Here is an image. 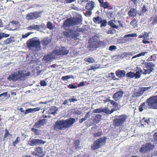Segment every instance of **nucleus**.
Instances as JSON below:
<instances>
[{
	"instance_id": "obj_1",
	"label": "nucleus",
	"mask_w": 157,
	"mask_h": 157,
	"mask_svg": "<svg viewBox=\"0 0 157 157\" xmlns=\"http://www.w3.org/2000/svg\"><path fill=\"white\" fill-rule=\"evenodd\" d=\"M157 109V95L150 97L138 106V109L140 112H142L145 109Z\"/></svg>"
},
{
	"instance_id": "obj_2",
	"label": "nucleus",
	"mask_w": 157,
	"mask_h": 157,
	"mask_svg": "<svg viewBox=\"0 0 157 157\" xmlns=\"http://www.w3.org/2000/svg\"><path fill=\"white\" fill-rule=\"evenodd\" d=\"M75 121V119L72 118L65 120H57L55 123L54 128L57 131L59 130L65 129L72 126Z\"/></svg>"
},
{
	"instance_id": "obj_3",
	"label": "nucleus",
	"mask_w": 157,
	"mask_h": 157,
	"mask_svg": "<svg viewBox=\"0 0 157 157\" xmlns=\"http://www.w3.org/2000/svg\"><path fill=\"white\" fill-rule=\"evenodd\" d=\"M82 21V18L81 16L76 17L72 18L66 19L63 24V27L64 29L66 27H69L71 26H74L80 24Z\"/></svg>"
},
{
	"instance_id": "obj_4",
	"label": "nucleus",
	"mask_w": 157,
	"mask_h": 157,
	"mask_svg": "<svg viewBox=\"0 0 157 157\" xmlns=\"http://www.w3.org/2000/svg\"><path fill=\"white\" fill-rule=\"evenodd\" d=\"M36 39V37H33L27 42L28 48L35 52L38 51L39 49V40Z\"/></svg>"
},
{
	"instance_id": "obj_5",
	"label": "nucleus",
	"mask_w": 157,
	"mask_h": 157,
	"mask_svg": "<svg viewBox=\"0 0 157 157\" xmlns=\"http://www.w3.org/2000/svg\"><path fill=\"white\" fill-rule=\"evenodd\" d=\"M127 118V116L124 114L117 116L113 120V125L116 127L122 126L126 121Z\"/></svg>"
},
{
	"instance_id": "obj_6",
	"label": "nucleus",
	"mask_w": 157,
	"mask_h": 157,
	"mask_svg": "<svg viewBox=\"0 0 157 157\" xmlns=\"http://www.w3.org/2000/svg\"><path fill=\"white\" fill-rule=\"evenodd\" d=\"M106 139L107 138L105 136H103L97 139L91 145V148L93 150H95L101 148L106 143Z\"/></svg>"
},
{
	"instance_id": "obj_7",
	"label": "nucleus",
	"mask_w": 157,
	"mask_h": 157,
	"mask_svg": "<svg viewBox=\"0 0 157 157\" xmlns=\"http://www.w3.org/2000/svg\"><path fill=\"white\" fill-rule=\"evenodd\" d=\"M142 63L144 65V72L143 73L144 74H150L154 70V68L155 66L152 62H146L144 60Z\"/></svg>"
},
{
	"instance_id": "obj_8",
	"label": "nucleus",
	"mask_w": 157,
	"mask_h": 157,
	"mask_svg": "<svg viewBox=\"0 0 157 157\" xmlns=\"http://www.w3.org/2000/svg\"><path fill=\"white\" fill-rule=\"evenodd\" d=\"M154 147L155 146L151 143H147L142 146L139 149V152L143 154H147L152 150Z\"/></svg>"
},
{
	"instance_id": "obj_9",
	"label": "nucleus",
	"mask_w": 157,
	"mask_h": 157,
	"mask_svg": "<svg viewBox=\"0 0 157 157\" xmlns=\"http://www.w3.org/2000/svg\"><path fill=\"white\" fill-rule=\"evenodd\" d=\"M63 34L67 37H71L72 39H74L75 40H77L79 35L77 31L71 29H69L67 31L64 32Z\"/></svg>"
},
{
	"instance_id": "obj_10",
	"label": "nucleus",
	"mask_w": 157,
	"mask_h": 157,
	"mask_svg": "<svg viewBox=\"0 0 157 157\" xmlns=\"http://www.w3.org/2000/svg\"><path fill=\"white\" fill-rule=\"evenodd\" d=\"M16 72H17V75L19 80L23 81L24 80L26 77L29 76L31 75V73L29 71H23L22 70L17 71Z\"/></svg>"
},
{
	"instance_id": "obj_11",
	"label": "nucleus",
	"mask_w": 157,
	"mask_h": 157,
	"mask_svg": "<svg viewBox=\"0 0 157 157\" xmlns=\"http://www.w3.org/2000/svg\"><path fill=\"white\" fill-rule=\"evenodd\" d=\"M91 42L90 43L88 48H89L90 50H93L97 44L100 41V36L97 35L94 36L91 38Z\"/></svg>"
},
{
	"instance_id": "obj_12",
	"label": "nucleus",
	"mask_w": 157,
	"mask_h": 157,
	"mask_svg": "<svg viewBox=\"0 0 157 157\" xmlns=\"http://www.w3.org/2000/svg\"><path fill=\"white\" fill-rule=\"evenodd\" d=\"M69 52V50H67L64 47H62L59 50H56L54 53L57 56H64L67 55Z\"/></svg>"
},
{
	"instance_id": "obj_13",
	"label": "nucleus",
	"mask_w": 157,
	"mask_h": 157,
	"mask_svg": "<svg viewBox=\"0 0 157 157\" xmlns=\"http://www.w3.org/2000/svg\"><path fill=\"white\" fill-rule=\"evenodd\" d=\"M151 88L150 87H142L136 91H135L134 93V97H140L144 93V92Z\"/></svg>"
},
{
	"instance_id": "obj_14",
	"label": "nucleus",
	"mask_w": 157,
	"mask_h": 157,
	"mask_svg": "<svg viewBox=\"0 0 157 157\" xmlns=\"http://www.w3.org/2000/svg\"><path fill=\"white\" fill-rule=\"evenodd\" d=\"M7 79L10 81H12L13 82H16L19 80L17 75V72H16L10 75Z\"/></svg>"
},
{
	"instance_id": "obj_15",
	"label": "nucleus",
	"mask_w": 157,
	"mask_h": 157,
	"mask_svg": "<svg viewBox=\"0 0 157 157\" xmlns=\"http://www.w3.org/2000/svg\"><path fill=\"white\" fill-rule=\"evenodd\" d=\"M38 13L36 12L31 13H29L27 15L26 18L27 19L30 20L35 19L38 17Z\"/></svg>"
},
{
	"instance_id": "obj_16",
	"label": "nucleus",
	"mask_w": 157,
	"mask_h": 157,
	"mask_svg": "<svg viewBox=\"0 0 157 157\" xmlns=\"http://www.w3.org/2000/svg\"><path fill=\"white\" fill-rule=\"evenodd\" d=\"M123 94V92L122 91H119L114 94L113 95V98L115 101H117L122 96Z\"/></svg>"
},
{
	"instance_id": "obj_17",
	"label": "nucleus",
	"mask_w": 157,
	"mask_h": 157,
	"mask_svg": "<svg viewBox=\"0 0 157 157\" xmlns=\"http://www.w3.org/2000/svg\"><path fill=\"white\" fill-rule=\"evenodd\" d=\"M94 7V2L91 1H89L86 3L85 6V8L88 10L91 11Z\"/></svg>"
},
{
	"instance_id": "obj_18",
	"label": "nucleus",
	"mask_w": 157,
	"mask_h": 157,
	"mask_svg": "<svg viewBox=\"0 0 157 157\" xmlns=\"http://www.w3.org/2000/svg\"><path fill=\"white\" fill-rule=\"evenodd\" d=\"M28 144L31 146H36L39 144V139H30L28 142Z\"/></svg>"
},
{
	"instance_id": "obj_19",
	"label": "nucleus",
	"mask_w": 157,
	"mask_h": 157,
	"mask_svg": "<svg viewBox=\"0 0 157 157\" xmlns=\"http://www.w3.org/2000/svg\"><path fill=\"white\" fill-rule=\"evenodd\" d=\"M107 45L106 42L105 41H99L98 43L97 44L95 47L94 48H105Z\"/></svg>"
},
{
	"instance_id": "obj_20",
	"label": "nucleus",
	"mask_w": 157,
	"mask_h": 157,
	"mask_svg": "<svg viewBox=\"0 0 157 157\" xmlns=\"http://www.w3.org/2000/svg\"><path fill=\"white\" fill-rule=\"evenodd\" d=\"M137 14L136 10L135 9L132 8L130 9L128 12V15L130 17L133 18L136 17Z\"/></svg>"
},
{
	"instance_id": "obj_21",
	"label": "nucleus",
	"mask_w": 157,
	"mask_h": 157,
	"mask_svg": "<svg viewBox=\"0 0 157 157\" xmlns=\"http://www.w3.org/2000/svg\"><path fill=\"white\" fill-rule=\"evenodd\" d=\"M39 127V121L36 122L34 125L33 127L31 128V130L34 132L35 135L39 134V130L38 129L35 128Z\"/></svg>"
},
{
	"instance_id": "obj_22",
	"label": "nucleus",
	"mask_w": 157,
	"mask_h": 157,
	"mask_svg": "<svg viewBox=\"0 0 157 157\" xmlns=\"http://www.w3.org/2000/svg\"><path fill=\"white\" fill-rule=\"evenodd\" d=\"M115 74L119 78H123L125 75V71L124 70H118L116 71Z\"/></svg>"
},
{
	"instance_id": "obj_23",
	"label": "nucleus",
	"mask_w": 157,
	"mask_h": 157,
	"mask_svg": "<svg viewBox=\"0 0 157 157\" xmlns=\"http://www.w3.org/2000/svg\"><path fill=\"white\" fill-rule=\"evenodd\" d=\"M14 37L11 36L4 40L3 43L4 44L7 45L14 42Z\"/></svg>"
},
{
	"instance_id": "obj_24",
	"label": "nucleus",
	"mask_w": 157,
	"mask_h": 157,
	"mask_svg": "<svg viewBox=\"0 0 157 157\" xmlns=\"http://www.w3.org/2000/svg\"><path fill=\"white\" fill-rule=\"evenodd\" d=\"M39 108H36L33 109H28L25 111V115L30 113H33L37 111H38L39 110Z\"/></svg>"
},
{
	"instance_id": "obj_25",
	"label": "nucleus",
	"mask_w": 157,
	"mask_h": 157,
	"mask_svg": "<svg viewBox=\"0 0 157 157\" xmlns=\"http://www.w3.org/2000/svg\"><path fill=\"white\" fill-rule=\"evenodd\" d=\"M102 18L99 16L94 17L93 19V21L95 24H100L101 23Z\"/></svg>"
},
{
	"instance_id": "obj_26",
	"label": "nucleus",
	"mask_w": 157,
	"mask_h": 157,
	"mask_svg": "<svg viewBox=\"0 0 157 157\" xmlns=\"http://www.w3.org/2000/svg\"><path fill=\"white\" fill-rule=\"evenodd\" d=\"M113 21L115 23H116L117 21L116 20H111L109 21V25L112 26V28H114L116 29H118V26L116 25L114 23Z\"/></svg>"
},
{
	"instance_id": "obj_27",
	"label": "nucleus",
	"mask_w": 157,
	"mask_h": 157,
	"mask_svg": "<svg viewBox=\"0 0 157 157\" xmlns=\"http://www.w3.org/2000/svg\"><path fill=\"white\" fill-rule=\"evenodd\" d=\"M32 154L33 155H35L36 157L39 156V147H36L34 151H33Z\"/></svg>"
},
{
	"instance_id": "obj_28",
	"label": "nucleus",
	"mask_w": 157,
	"mask_h": 157,
	"mask_svg": "<svg viewBox=\"0 0 157 157\" xmlns=\"http://www.w3.org/2000/svg\"><path fill=\"white\" fill-rule=\"evenodd\" d=\"M80 139L75 140L74 141V147L75 149H78L79 148V145L80 143Z\"/></svg>"
},
{
	"instance_id": "obj_29",
	"label": "nucleus",
	"mask_w": 157,
	"mask_h": 157,
	"mask_svg": "<svg viewBox=\"0 0 157 157\" xmlns=\"http://www.w3.org/2000/svg\"><path fill=\"white\" fill-rule=\"evenodd\" d=\"M29 30H31L34 29L36 30H38L39 29V25H30L28 28Z\"/></svg>"
},
{
	"instance_id": "obj_30",
	"label": "nucleus",
	"mask_w": 157,
	"mask_h": 157,
	"mask_svg": "<svg viewBox=\"0 0 157 157\" xmlns=\"http://www.w3.org/2000/svg\"><path fill=\"white\" fill-rule=\"evenodd\" d=\"M43 59L46 63H48L52 59V57L50 55H48L46 56H44Z\"/></svg>"
},
{
	"instance_id": "obj_31",
	"label": "nucleus",
	"mask_w": 157,
	"mask_h": 157,
	"mask_svg": "<svg viewBox=\"0 0 157 157\" xmlns=\"http://www.w3.org/2000/svg\"><path fill=\"white\" fill-rule=\"evenodd\" d=\"M144 122L148 124L150 122V119L148 118L147 119L145 117H143L142 120L140 121V123L141 125V126H144V124H143V123Z\"/></svg>"
},
{
	"instance_id": "obj_32",
	"label": "nucleus",
	"mask_w": 157,
	"mask_h": 157,
	"mask_svg": "<svg viewBox=\"0 0 157 157\" xmlns=\"http://www.w3.org/2000/svg\"><path fill=\"white\" fill-rule=\"evenodd\" d=\"M57 110V107L55 106H52L49 109V112L50 114H54Z\"/></svg>"
},
{
	"instance_id": "obj_33",
	"label": "nucleus",
	"mask_w": 157,
	"mask_h": 157,
	"mask_svg": "<svg viewBox=\"0 0 157 157\" xmlns=\"http://www.w3.org/2000/svg\"><path fill=\"white\" fill-rule=\"evenodd\" d=\"M12 136V135L9 132L8 130L7 129H6L3 136L4 139H5L8 137H11Z\"/></svg>"
},
{
	"instance_id": "obj_34",
	"label": "nucleus",
	"mask_w": 157,
	"mask_h": 157,
	"mask_svg": "<svg viewBox=\"0 0 157 157\" xmlns=\"http://www.w3.org/2000/svg\"><path fill=\"white\" fill-rule=\"evenodd\" d=\"M84 61L86 62H88L89 63H92L95 62L94 59L92 57H88L84 59Z\"/></svg>"
},
{
	"instance_id": "obj_35",
	"label": "nucleus",
	"mask_w": 157,
	"mask_h": 157,
	"mask_svg": "<svg viewBox=\"0 0 157 157\" xmlns=\"http://www.w3.org/2000/svg\"><path fill=\"white\" fill-rule=\"evenodd\" d=\"M101 115H97L95 116L94 119V122L97 123L99 122L101 120Z\"/></svg>"
},
{
	"instance_id": "obj_36",
	"label": "nucleus",
	"mask_w": 157,
	"mask_h": 157,
	"mask_svg": "<svg viewBox=\"0 0 157 157\" xmlns=\"http://www.w3.org/2000/svg\"><path fill=\"white\" fill-rule=\"evenodd\" d=\"M109 4L107 2H103L100 4V6L101 7H102L104 9H105L109 7Z\"/></svg>"
},
{
	"instance_id": "obj_37",
	"label": "nucleus",
	"mask_w": 157,
	"mask_h": 157,
	"mask_svg": "<svg viewBox=\"0 0 157 157\" xmlns=\"http://www.w3.org/2000/svg\"><path fill=\"white\" fill-rule=\"evenodd\" d=\"M130 24L134 28L137 27V21L135 19H133L130 23Z\"/></svg>"
},
{
	"instance_id": "obj_38",
	"label": "nucleus",
	"mask_w": 157,
	"mask_h": 157,
	"mask_svg": "<svg viewBox=\"0 0 157 157\" xmlns=\"http://www.w3.org/2000/svg\"><path fill=\"white\" fill-rule=\"evenodd\" d=\"M90 68L88 69V71L92 70L98 68L99 67V66L97 64H94L92 66H90Z\"/></svg>"
},
{
	"instance_id": "obj_39",
	"label": "nucleus",
	"mask_w": 157,
	"mask_h": 157,
	"mask_svg": "<svg viewBox=\"0 0 157 157\" xmlns=\"http://www.w3.org/2000/svg\"><path fill=\"white\" fill-rule=\"evenodd\" d=\"M126 75L128 78H133L135 77V73L131 71L127 73Z\"/></svg>"
},
{
	"instance_id": "obj_40",
	"label": "nucleus",
	"mask_w": 157,
	"mask_h": 157,
	"mask_svg": "<svg viewBox=\"0 0 157 157\" xmlns=\"http://www.w3.org/2000/svg\"><path fill=\"white\" fill-rule=\"evenodd\" d=\"M20 138L19 137H17L13 143V145L14 147H15L16 145L20 142Z\"/></svg>"
},
{
	"instance_id": "obj_41",
	"label": "nucleus",
	"mask_w": 157,
	"mask_h": 157,
	"mask_svg": "<svg viewBox=\"0 0 157 157\" xmlns=\"http://www.w3.org/2000/svg\"><path fill=\"white\" fill-rule=\"evenodd\" d=\"M107 23L105 19H102L101 22L100 23L101 24V27H102L105 26L107 25Z\"/></svg>"
},
{
	"instance_id": "obj_42",
	"label": "nucleus",
	"mask_w": 157,
	"mask_h": 157,
	"mask_svg": "<svg viewBox=\"0 0 157 157\" xmlns=\"http://www.w3.org/2000/svg\"><path fill=\"white\" fill-rule=\"evenodd\" d=\"M47 26L48 28L50 30H52L53 29V27L50 21H48L47 22Z\"/></svg>"
},
{
	"instance_id": "obj_43",
	"label": "nucleus",
	"mask_w": 157,
	"mask_h": 157,
	"mask_svg": "<svg viewBox=\"0 0 157 157\" xmlns=\"http://www.w3.org/2000/svg\"><path fill=\"white\" fill-rule=\"evenodd\" d=\"M116 30L113 28H110L109 29L107 32L108 34H112L115 32Z\"/></svg>"
},
{
	"instance_id": "obj_44",
	"label": "nucleus",
	"mask_w": 157,
	"mask_h": 157,
	"mask_svg": "<svg viewBox=\"0 0 157 157\" xmlns=\"http://www.w3.org/2000/svg\"><path fill=\"white\" fill-rule=\"evenodd\" d=\"M102 111L107 114V115L109 114V109L106 107L102 108Z\"/></svg>"
},
{
	"instance_id": "obj_45",
	"label": "nucleus",
	"mask_w": 157,
	"mask_h": 157,
	"mask_svg": "<svg viewBox=\"0 0 157 157\" xmlns=\"http://www.w3.org/2000/svg\"><path fill=\"white\" fill-rule=\"evenodd\" d=\"M102 108H98V109H94L93 110V113H100L101 112H102Z\"/></svg>"
},
{
	"instance_id": "obj_46",
	"label": "nucleus",
	"mask_w": 157,
	"mask_h": 157,
	"mask_svg": "<svg viewBox=\"0 0 157 157\" xmlns=\"http://www.w3.org/2000/svg\"><path fill=\"white\" fill-rule=\"evenodd\" d=\"M50 42V41L46 39L43 40L42 41V43L44 45H47L49 44Z\"/></svg>"
},
{
	"instance_id": "obj_47",
	"label": "nucleus",
	"mask_w": 157,
	"mask_h": 157,
	"mask_svg": "<svg viewBox=\"0 0 157 157\" xmlns=\"http://www.w3.org/2000/svg\"><path fill=\"white\" fill-rule=\"evenodd\" d=\"M137 36V34L136 33H133L132 34H128V35H124V38H125L127 37H136Z\"/></svg>"
},
{
	"instance_id": "obj_48",
	"label": "nucleus",
	"mask_w": 157,
	"mask_h": 157,
	"mask_svg": "<svg viewBox=\"0 0 157 157\" xmlns=\"http://www.w3.org/2000/svg\"><path fill=\"white\" fill-rule=\"evenodd\" d=\"M111 104L115 107H117L118 106V103L114 101H110Z\"/></svg>"
},
{
	"instance_id": "obj_49",
	"label": "nucleus",
	"mask_w": 157,
	"mask_h": 157,
	"mask_svg": "<svg viewBox=\"0 0 157 157\" xmlns=\"http://www.w3.org/2000/svg\"><path fill=\"white\" fill-rule=\"evenodd\" d=\"M102 134V132L101 131L98 132L97 133H94L93 134L94 136L95 137H99L101 136Z\"/></svg>"
},
{
	"instance_id": "obj_50",
	"label": "nucleus",
	"mask_w": 157,
	"mask_h": 157,
	"mask_svg": "<svg viewBox=\"0 0 157 157\" xmlns=\"http://www.w3.org/2000/svg\"><path fill=\"white\" fill-rule=\"evenodd\" d=\"M0 33L2 37V39L3 37H9L10 35V34H6L4 33Z\"/></svg>"
},
{
	"instance_id": "obj_51",
	"label": "nucleus",
	"mask_w": 157,
	"mask_h": 157,
	"mask_svg": "<svg viewBox=\"0 0 157 157\" xmlns=\"http://www.w3.org/2000/svg\"><path fill=\"white\" fill-rule=\"evenodd\" d=\"M46 120L45 119L40 120V126L44 125L46 123Z\"/></svg>"
},
{
	"instance_id": "obj_52",
	"label": "nucleus",
	"mask_w": 157,
	"mask_h": 157,
	"mask_svg": "<svg viewBox=\"0 0 157 157\" xmlns=\"http://www.w3.org/2000/svg\"><path fill=\"white\" fill-rule=\"evenodd\" d=\"M117 48V47L115 45H111L110 46L109 48V49L110 51H112L113 50H115Z\"/></svg>"
},
{
	"instance_id": "obj_53",
	"label": "nucleus",
	"mask_w": 157,
	"mask_h": 157,
	"mask_svg": "<svg viewBox=\"0 0 157 157\" xmlns=\"http://www.w3.org/2000/svg\"><path fill=\"white\" fill-rule=\"evenodd\" d=\"M135 77L136 78H140V72L138 71H136V73H135Z\"/></svg>"
},
{
	"instance_id": "obj_54",
	"label": "nucleus",
	"mask_w": 157,
	"mask_h": 157,
	"mask_svg": "<svg viewBox=\"0 0 157 157\" xmlns=\"http://www.w3.org/2000/svg\"><path fill=\"white\" fill-rule=\"evenodd\" d=\"M67 87L70 89H76L77 88V87L73 84H70L67 86Z\"/></svg>"
},
{
	"instance_id": "obj_55",
	"label": "nucleus",
	"mask_w": 157,
	"mask_h": 157,
	"mask_svg": "<svg viewBox=\"0 0 157 157\" xmlns=\"http://www.w3.org/2000/svg\"><path fill=\"white\" fill-rule=\"evenodd\" d=\"M71 78L70 76L67 75L66 76H63L62 77L61 79L63 80H67L70 79Z\"/></svg>"
},
{
	"instance_id": "obj_56",
	"label": "nucleus",
	"mask_w": 157,
	"mask_h": 157,
	"mask_svg": "<svg viewBox=\"0 0 157 157\" xmlns=\"http://www.w3.org/2000/svg\"><path fill=\"white\" fill-rule=\"evenodd\" d=\"M147 10L145 5H144L142 8V13H144Z\"/></svg>"
},
{
	"instance_id": "obj_57",
	"label": "nucleus",
	"mask_w": 157,
	"mask_h": 157,
	"mask_svg": "<svg viewBox=\"0 0 157 157\" xmlns=\"http://www.w3.org/2000/svg\"><path fill=\"white\" fill-rule=\"evenodd\" d=\"M109 77H111L114 80H115L117 79L115 76L114 75L113 73L112 72L110 73L109 75Z\"/></svg>"
},
{
	"instance_id": "obj_58",
	"label": "nucleus",
	"mask_w": 157,
	"mask_h": 157,
	"mask_svg": "<svg viewBox=\"0 0 157 157\" xmlns=\"http://www.w3.org/2000/svg\"><path fill=\"white\" fill-rule=\"evenodd\" d=\"M31 33H32L31 32H28L26 33L25 35H22V38H26L30 35Z\"/></svg>"
},
{
	"instance_id": "obj_59",
	"label": "nucleus",
	"mask_w": 157,
	"mask_h": 157,
	"mask_svg": "<svg viewBox=\"0 0 157 157\" xmlns=\"http://www.w3.org/2000/svg\"><path fill=\"white\" fill-rule=\"evenodd\" d=\"M91 13L92 12L91 11H87L85 13V15L86 16H90L91 15Z\"/></svg>"
},
{
	"instance_id": "obj_60",
	"label": "nucleus",
	"mask_w": 157,
	"mask_h": 157,
	"mask_svg": "<svg viewBox=\"0 0 157 157\" xmlns=\"http://www.w3.org/2000/svg\"><path fill=\"white\" fill-rule=\"evenodd\" d=\"M39 67H37L34 70V71L36 73V75H39Z\"/></svg>"
},
{
	"instance_id": "obj_61",
	"label": "nucleus",
	"mask_w": 157,
	"mask_h": 157,
	"mask_svg": "<svg viewBox=\"0 0 157 157\" xmlns=\"http://www.w3.org/2000/svg\"><path fill=\"white\" fill-rule=\"evenodd\" d=\"M68 101H70V103L71 102H75V101H78V100L76 98H69L68 99Z\"/></svg>"
},
{
	"instance_id": "obj_62",
	"label": "nucleus",
	"mask_w": 157,
	"mask_h": 157,
	"mask_svg": "<svg viewBox=\"0 0 157 157\" xmlns=\"http://www.w3.org/2000/svg\"><path fill=\"white\" fill-rule=\"evenodd\" d=\"M131 55L130 52H124L123 54V57H128Z\"/></svg>"
},
{
	"instance_id": "obj_63",
	"label": "nucleus",
	"mask_w": 157,
	"mask_h": 157,
	"mask_svg": "<svg viewBox=\"0 0 157 157\" xmlns=\"http://www.w3.org/2000/svg\"><path fill=\"white\" fill-rule=\"evenodd\" d=\"M154 20L152 22V24L153 25L157 23V14L155 16V17L154 18Z\"/></svg>"
},
{
	"instance_id": "obj_64",
	"label": "nucleus",
	"mask_w": 157,
	"mask_h": 157,
	"mask_svg": "<svg viewBox=\"0 0 157 157\" xmlns=\"http://www.w3.org/2000/svg\"><path fill=\"white\" fill-rule=\"evenodd\" d=\"M153 137L154 140L155 141L157 142V132H155L154 133L153 136Z\"/></svg>"
}]
</instances>
